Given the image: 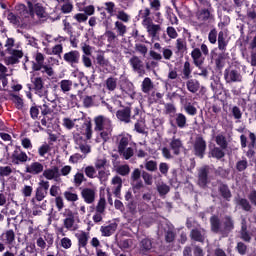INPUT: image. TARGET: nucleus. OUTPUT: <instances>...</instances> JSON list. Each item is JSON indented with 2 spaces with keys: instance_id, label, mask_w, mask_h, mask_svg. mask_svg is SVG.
I'll use <instances>...</instances> for the list:
<instances>
[{
  "instance_id": "1",
  "label": "nucleus",
  "mask_w": 256,
  "mask_h": 256,
  "mask_svg": "<svg viewBox=\"0 0 256 256\" xmlns=\"http://www.w3.org/2000/svg\"><path fill=\"white\" fill-rule=\"evenodd\" d=\"M94 123L95 131H100L96 138L97 143L109 141V139H111V133H113V124L111 123V119L100 115L94 119Z\"/></svg>"
},
{
  "instance_id": "2",
  "label": "nucleus",
  "mask_w": 256,
  "mask_h": 256,
  "mask_svg": "<svg viewBox=\"0 0 256 256\" xmlns=\"http://www.w3.org/2000/svg\"><path fill=\"white\" fill-rule=\"evenodd\" d=\"M83 135L86 136L87 140L91 139L93 135L91 123H84L83 131L81 132V134H74L75 149H78V151H81V153L87 155V153H91V146H89L87 140Z\"/></svg>"
},
{
  "instance_id": "3",
  "label": "nucleus",
  "mask_w": 256,
  "mask_h": 256,
  "mask_svg": "<svg viewBox=\"0 0 256 256\" xmlns=\"http://www.w3.org/2000/svg\"><path fill=\"white\" fill-rule=\"evenodd\" d=\"M140 18L142 19V25L146 28V31L152 39H155L159 33H161V25L154 24L153 18L151 17V10L145 8L140 10Z\"/></svg>"
},
{
  "instance_id": "4",
  "label": "nucleus",
  "mask_w": 256,
  "mask_h": 256,
  "mask_svg": "<svg viewBox=\"0 0 256 256\" xmlns=\"http://www.w3.org/2000/svg\"><path fill=\"white\" fill-rule=\"evenodd\" d=\"M6 51L10 55L5 58L6 65H16L19 63V59L23 57V50L18 44H15L13 38H7L5 43Z\"/></svg>"
},
{
  "instance_id": "5",
  "label": "nucleus",
  "mask_w": 256,
  "mask_h": 256,
  "mask_svg": "<svg viewBox=\"0 0 256 256\" xmlns=\"http://www.w3.org/2000/svg\"><path fill=\"white\" fill-rule=\"evenodd\" d=\"M18 9L19 11H23V15H25V17H31L32 19H35V17H37V19H47V12L43 5L39 3L33 4L28 2L29 12L25 9V5L23 4H20Z\"/></svg>"
},
{
  "instance_id": "6",
  "label": "nucleus",
  "mask_w": 256,
  "mask_h": 256,
  "mask_svg": "<svg viewBox=\"0 0 256 256\" xmlns=\"http://www.w3.org/2000/svg\"><path fill=\"white\" fill-rule=\"evenodd\" d=\"M210 225L213 233H222V235H227V233L233 229V220L226 217L223 224H221V220H219L217 216H212L210 218Z\"/></svg>"
},
{
  "instance_id": "7",
  "label": "nucleus",
  "mask_w": 256,
  "mask_h": 256,
  "mask_svg": "<svg viewBox=\"0 0 256 256\" xmlns=\"http://www.w3.org/2000/svg\"><path fill=\"white\" fill-rule=\"evenodd\" d=\"M34 59L36 62H32L33 71H42V73H46L48 77H53V68L51 66L44 65L45 56L42 53L38 52L35 54Z\"/></svg>"
},
{
  "instance_id": "8",
  "label": "nucleus",
  "mask_w": 256,
  "mask_h": 256,
  "mask_svg": "<svg viewBox=\"0 0 256 256\" xmlns=\"http://www.w3.org/2000/svg\"><path fill=\"white\" fill-rule=\"evenodd\" d=\"M47 191H49V181L40 180L39 187L36 189L37 201H43L47 197Z\"/></svg>"
},
{
  "instance_id": "9",
  "label": "nucleus",
  "mask_w": 256,
  "mask_h": 256,
  "mask_svg": "<svg viewBox=\"0 0 256 256\" xmlns=\"http://www.w3.org/2000/svg\"><path fill=\"white\" fill-rule=\"evenodd\" d=\"M224 77L227 83H241V80L243 79L239 71L231 69L225 71Z\"/></svg>"
},
{
  "instance_id": "10",
  "label": "nucleus",
  "mask_w": 256,
  "mask_h": 256,
  "mask_svg": "<svg viewBox=\"0 0 256 256\" xmlns=\"http://www.w3.org/2000/svg\"><path fill=\"white\" fill-rule=\"evenodd\" d=\"M207 149V143L202 137H197L194 142L195 155L198 157H203L205 150Z\"/></svg>"
},
{
  "instance_id": "11",
  "label": "nucleus",
  "mask_w": 256,
  "mask_h": 256,
  "mask_svg": "<svg viewBox=\"0 0 256 256\" xmlns=\"http://www.w3.org/2000/svg\"><path fill=\"white\" fill-rule=\"evenodd\" d=\"M42 177H45V179H48V181H57V179L61 177V172H59V168L57 166H54L44 170Z\"/></svg>"
},
{
  "instance_id": "12",
  "label": "nucleus",
  "mask_w": 256,
  "mask_h": 256,
  "mask_svg": "<svg viewBox=\"0 0 256 256\" xmlns=\"http://www.w3.org/2000/svg\"><path fill=\"white\" fill-rule=\"evenodd\" d=\"M81 58V54L77 50H72L64 54L63 59L69 65H77L79 63V59Z\"/></svg>"
},
{
  "instance_id": "13",
  "label": "nucleus",
  "mask_w": 256,
  "mask_h": 256,
  "mask_svg": "<svg viewBox=\"0 0 256 256\" xmlns=\"http://www.w3.org/2000/svg\"><path fill=\"white\" fill-rule=\"evenodd\" d=\"M117 119L119 121H122L123 123H131V108L126 107L123 109H120L116 113Z\"/></svg>"
},
{
  "instance_id": "14",
  "label": "nucleus",
  "mask_w": 256,
  "mask_h": 256,
  "mask_svg": "<svg viewBox=\"0 0 256 256\" xmlns=\"http://www.w3.org/2000/svg\"><path fill=\"white\" fill-rule=\"evenodd\" d=\"M118 144V151H123L127 149V145H129V141H131V136L129 134H120L116 137Z\"/></svg>"
},
{
  "instance_id": "15",
  "label": "nucleus",
  "mask_w": 256,
  "mask_h": 256,
  "mask_svg": "<svg viewBox=\"0 0 256 256\" xmlns=\"http://www.w3.org/2000/svg\"><path fill=\"white\" fill-rule=\"evenodd\" d=\"M191 57L194 61V65H196V67H198V69H201L203 62L205 61V58H203V54H201V50L199 48H195L191 52Z\"/></svg>"
},
{
  "instance_id": "16",
  "label": "nucleus",
  "mask_w": 256,
  "mask_h": 256,
  "mask_svg": "<svg viewBox=\"0 0 256 256\" xmlns=\"http://www.w3.org/2000/svg\"><path fill=\"white\" fill-rule=\"evenodd\" d=\"M34 89L39 97H47V90L43 87V80L41 78L34 79Z\"/></svg>"
},
{
  "instance_id": "17",
  "label": "nucleus",
  "mask_w": 256,
  "mask_h": 256,
  "mask_svg": "<svg viewBox=\"0 0 256 256\" xmlns=\"http://www.w3.org/2000/svg\"><path fill=\"white\" fill-rule=\"evenodd\" d=\"M112 191L116 197L121 195V188L123 187V180L119 176H115L112 181Z\"/></svg>"
},
{
  "instance_id": "18",
  "label": "nucleus",
  "mask_w": 256,
  "mask_h": 256,
  "mask_svg": "<svg viewBox=\"0 0 256 256\" xmlns=\"http://www.w3.org/2000/svg\"><path fill=\"white\" fill-rule=\"evenodd\" d=\"M129 63L133 69V71H136V73H143V61L139 59L137 56H132L129 60Z\"/></svg>"
},
{
  "instance_id": "19",
  "label": "nucleus",
  "mask_w": 256,
  "mask_h": 256,
  "mask_svg": "<svg viewBox=\"0 0 256 256\" xmlns=\"http://www.w3.org/2000/svg\"><path fill=\"white\" fill-rule=\"evenodd\" d=\"M190 237L194 241H199L200 243H203L205 241V229L203 228L193 229L191 231Z\"/></svg>"
},
{
  "instance_id": "20",
  "label": "nucleus",
  "mask_w": 256,
  "mask_h": 256,
  "mask_svg": "<svg viewBox=\"0 0 256 256\" xmlns=\"http://www.w3.org/2000/svg\"><path fill=\"white\" fill-rule=\"evenodd\" d=\"M26 173H31V175H39V173H43V164L33 162L26 167Z\"/></svg>"
},
{
  "instance_id": "21",
  "label": "nucleus",
  "mask_w": 256,
  "mask_h": 256,
  "mask_svg": "<svg viewBox=\"0 0 256 256\" xmlns=\"http://www.w3.org/2000/svg\"><path fill=\"white\" fill-rule=\"evenodd\" d=\"M29 157L27 156V154L25 152H14L12 154V163H14V165H19L20 163H25L27 162V159Z\"/></svg>"
},
{
  "instance_id": "22",
  "label": "nucleus",
  "mask_w": 256,
  "mask_h": 256,
  "mask_svg": "<svg viewBox=\"0 0 256 256\" xmlns=\"http://www.w3.org/2000/svg\"><path fill=\"white\" fill-rule=\"evenodd\" d=\"M4 245H11L15 241V232L13 230H7L0 236Z\"/></svg>"
},
{
  "instance_id": "23",
  "label": "nucleus",
  "mask_w": 256,
  "mask_h": 256,
  "mask_svg": "<svg viewBox=\"0 0 256 256\" xmlns=\"http://www.w3.org/2000/svg\"><path fill=\"white\" fill-rule=\"evenodd\" d=\"M100 231L103 235V237H111L115 231H117V223H111L107 226H102L100 228Z\"/></svg>"
},
{
  "instance_id": "24",
  "label": "nucleus",
  "mask_w": 256,
  "mask_h": 256,
  "mask_svg": "<svg viewBox=\"0 0 256 256\" xmlns=\"http://www.w3.org/2000/svg\"><path fill=\"white\" fill-rule=\"evenodd\" d=\"M82 197L85 201V203H88L89 205L95 201V190L90 188H85L82 191Z\"/></svg>"
},
{
  "instance_id": "25",
  "label": "nucleus",
  "mask_w": 256,
  "mask_h": 256,
  "mask_svg": "<svg viewBox=\"0 0 256 256\" xmlns=\"http://www.w3.org/2000/svg\"><path fill=\"white\" fill-rule=\"evenodd\" d=\"M170 147L175 155H179L181 149H183V143L180 139L173 137L170 142Z\"/></svg>"
},
{
  "instance_id": "26",
  "label": "nucleus",
  "mask_w": 256,
  "mask_h": 256,
  "mask_svg": "<svg viewBox=\"0 0 256 256\" xmlns=\"http://www.w3.org/2000/svg\"><path fill=\"white\" fill-rule=\"evenodd\" d=\"M25 15L27 14H23V10L20 12V16H16L13 13H9L8 20L10 21V23H13V25H19L21 21H23V19H27Z\"/></svg>"
},
{
  "instance_id": "27",
  "label": "nucleus",
  "mask_w": 256,
  "mask_h": 256,
  "mask_svg": "<svg viewBox=\"0 0 256 256\" xmlns=\"http://www.w3.org/2000/svg\"><path fill=\"white\" fill-rule=\"evenodd\" d=\"M114 17H116L118 21H122V23H129V21H131V16L121 9H118V11H116Z\"/></svg>"
},
{
  "instance_id": "28",
  "label": "nucleus",
  "mask_w": 256,
  "mask_h": 256,
  "mask_svg": "<svg viewBox=\"0 0 256 256\" xmlns=\"http://www.w3.org/2000/svg\"><path fill=\"white\" fill-rule=\"evenodd\" d=\"M78 239L79 247H86L89 241V233L87 232H80L76 234Z\"/></svg>"
},
{
  "instance_id": "29",
  "label": "nucleus",
  "mask_w": 256,
  "mask_h": 256,
  "mask_svg": "<svg viewBox=\"0 0 256 256\" xmlns=\"http://www.w3.org/2000/svg\"><path fill=\"white\" fill-rule=\"evenodd\" d=\"M186 86L188 91H190V93H197V91H199L201 87V85L199 84V81L195 79L188 80L186 83Z\"/></svg>"
},
{
  "instance_id": "30",
  "label": "nucleus",
  "mask_w": 256,
  "mask_h": 256,
  "mask_svg": "<svg viewBox=\"0 0 256 256\" xmlns=\"http://www.w3.org/2000/svg\"><path fill=\"white\" fill-rule=\"evenodd\" d=\"M209 168L203 167L199 170V185L205 187L207 185V173Z\"/></svg>"
},
{
  "instance_id": "31",
  "label": "nucleus",
  "mask_w": 256,
  "mask_h": 256,
  "mask_svg": "<svg viewBox=\"0 0 256 256\" xmlns=\"http://www.w3.org/2000/svg\"><path fill=\"white\" fill-rule=\"evenodd\" d=\"M81 121V119L71 120L69 118H64L63 125L66 127V129H73L74 127H79V125H81Z\"/></svg>"
},
{
  "instance_id": "32",
  "label": "nucleus",
  "mask_w": 256,
  "mask_h": 256,
  "mask_svg": "<svg viewBox=\"0 0 256 256\" xmlns=\"http://www.w3.org/2000/svg\"><path fill=\"white\" fill-rule=\"evenodd\" d=\"M114 29L118 33L120 37L125 36V33H127V26L123 24V22L117 20L114 24Z\"/></svg>"
},
{
  "instance_id": "33",
  "label": "nucleus",
  "mask_w": 256,
  "mask_h": 256,
  "mask_svg": "<svg viewBox=\"0 0 256 256\" xmlns=\"http://www.w3.org/2000/svg\"><path fill=\"white\" fill-rule=\"evenodd\" d=\"M64 227H66L68 231H77V225H75V218H73V216H70L64 219Z\"/></svg>"
},
{
  "instance_id": "34",
  "label": "nucleus",
  "mask_w": 256,
  "mask_h": 256,
  "mask_svg": "<svg viewBox=\"0 0 256 256\" xmlns=\"http://www.w3.org/2000/svg\"><path fill=\"white\" fill-rule=\"evenodd\" d=\"M227 35H225V32L220 31L218 34V49H220V51H225L226 47H227V41H225Z\"/></svg>"
},
{
  "instance_id": "35",
  "label": "nucleus",
  "mask_w": 256,
  "mask_h": 256,
  "mask_svg": "<svg viewBox=\"0 0 256 256\" xmlns=\"http://www.w3.org/2000/svg\"><path fill=\"white\" fill-rule=\"evenodd\" d=\"M196 17L198 21H209V18L211 17V12L207 9H203L197 12Z\"/></svg>"
},
{
  "instance_id": "36",
  "label": "nucleus",
  "mask_w": 256,
  "mask_h": 256,
  "mask_svg": "<svg viewBox=\"0 0 256 256\" xmlns=\"http://www.w3.org/2000/svg\"><path fill=\"white\" fill-rule=\"evenodd\" d=\"M105 6V10L107 11V13L111 16V17H115V14L117 13V11L119 9H117L115 7V3L113 2H106L104 3Z\"/></svg>"
},
{
  "instance_id": "37",
  "label": "nucleus",
  "mask_w": 256,
  "mask_h": 256,
  "mask_svg": "<svg viewBox=\"0 0 256 256\" xmlns=\"http://www.w3.org/2000/svg\"><path fill=\"white\" fill-rule=\"evenodd\" d=\"M96 63L100 65V67H109V60L105 58L103 53H98L96 56Z\"/></svg>"
},
{
  "instance_id": "38",
  "label": "nucleus",
  "mask_w": 256,
  "mask_h": 256,
  "mask_svg": "<svg viewBox=\"0 0 256 256\" xmlns=\"http://www.w3.org/2000/svg\"><path fill=\"white\" fill-rule=\"evenodd\" d=\"M176 125L180 127V129L185 128L187 125V117L184 114L178 113L176 114Z\"/></svg>"
},
{
  "instance_id": "39",
  "label": "nucleus",
  "mask_w": 256,
  "mask_h": 256,
  "mask_svg": "<svg viewBox=\"0 0 256 256\" xmlns=\"http://www.w3.org/2000/svg\"><path fill=\"white\" fill-rule=\"evenodd\" d=\"M153 89V81L150 78H145L142 82L143 93H149Z\"/></svg>"
},
{
  "instance_id": "40",
  "label": "nucleus",
  "mask_w": 256,
  "mask_h": 256,
  "mask_svg": "<svg viewBox=\"0 0 256 256\" xmlns=\"http://www.w3.org/2000/svg\"><path fill=\"white\" fill-rule=\"evenodd\" d=\"M71 87H73V82L71 80H62L60 82V88L63 93H69Z\"/></svg>"
},
{
  "instance_id": "41",
  "label": "nucleus",
  "mask_w": 256,
  "mask_h": 256,
  "mask_svg": "<svg viewBox=\"0 0 256 256\" xmlns=\"http://www.w3.org/2000/svg\"><path fill=\"white\" fill-rule=\"evenodd\" d=\"M64 197L66 201H70L71 203H75V201H79V196L77 193L71 192V191H65Z\"/></svg>"
},
{
  "instance_id": "42",
  "label": "nucleus",
  "mask_w": 256,
  "mask_h": 256,
  "mask_svg": "<svg viewBox=\"0 0 256 256\" xmlns=\"http://www.w3.org/2000/svg\"><path fill=\"white\" fill-rule=\"evenodd\" d=\"M106 87L108 91H115V89L117 88V79L108 78L106 80Z\"/></svg>"
},
{
  "instance_id": "43",
  "label": "nucleus",
  "mask_w": 256,
  "mask_h": 256,
  "mask_svg": "<svg viewBox=\"0 0 256 256\" xmlns=\"http://www.w3.org/2000/svg\"><path fill=\"white\" fill-rule=\"evenodd\" d=\"M237 205L242 206V209L244 211H250L251 210V204H249V201L247 199L239 198L236 200Z\"/></svg>"
},
{
  "instance_id": "44",
  "label": "nucleus",
  "mask_w": 256,
  "mask_h": 256,
  "mask_svg": "<svg viewBox=\"0 0 256 256\" xmlns=\"http://www.w3.org/2000/svg\"><path fill=\"white\" fill-rule=\"evenodd\" d=\"M182 73L183 79H189V77H191V64L189 62L184 63Z\"/></svg>"
},
{
  "instance_id": "45",
  "label": "nucleus",
  "mask_w": 256,
  "mask_h": 256,
  "mask_svg": "<svg viewBox=\"0 0 256 256\" xmlns=\"http://www.w3.org/2000/svg\"><path fill=\"white\" fill-rule=\"evenodd\" d=\"M169 190V186L165 183H160L157 185V191L160 195H167Z\"/></svg>"
},
{
  "instance_id": "46",
  "label": "nucleus",
  "mask_w": 256,
  "mask_h": 256,
  "mask_svg": "<svg viewBox=\"0 0 256 256\" xmlns=\"http://www.w3.org/2000/svg\"><path fill=\"white\" fill-rule=\"evenodd\" d=\"M211 157H215L216 159H222V157H225V152L221 150L220 148H214L210 152Z\"/></svg>"
},
{
  "instance_id": "47",
  "label": "nucleus",
  "mask_w": 256,
  "mask_h": 256,
  "mask_svg": "<svg viewBox=\"0 0 256 256\" xmlns=\"http://www.w3.org/2000/svg\"><path fill=\"white\" fill-rule=\"evenodd\" d=\"M13 173V169L10 166L0 167V177H9Z\"/></svg>"
},
{
  "instance_id": "48",
  "label": "nucleus",
  "mask_w": 256,
  "mask_h": 256,
  "mask_svg": "<svg viewBox=\"0 0 256 256\" xmlns=\"http://www.w3.org/2000/svg\"><path fill=\"white\" fill-rule=\"evenodd\" d=\"M106 200L105 198L101 197L99 199V202L96 206V211H98V213H105V205H106Z\"/></svg>"
},
{
  "instance_id": "49",
  "label": "nucleus",
  "mask_w": 256,
  "mask_h": 256,
  "mask_svg": "<svg viewBox=\"0 0 256 256\" xmlns=\"http://www.w3.org/2000/svg\"><path fill=\"white\" fill-rule=\"evenodd\" d=\"M109 175H111V172H109V170H100L98 172V179H100V181L105 182L109 179Z\"/></svg>"
},
{
  "instance_id": "50",
  "label": "nucleus",
  "mask_w": 256,
  "mask_h": 256,
  "mask_svg": "<svg viewBox=\"0 0 256 256\" xmlns=\"http://www.w3.org/2000/svg\"><path fill=\"white\" fill-rule=\"evenodd\" d=\"M50 195H51V197H60L61 187H59L57 185H52L50 187Z\"/></svg>"
},
{
  "instance_id": "51",
  "label": "nucleus",
  "mask_w": 256,
  "mask_h": 256,
  "mask_svg": "<svg viewBox=\"0 0 256 256\" xmlns=\"http://www.w3.org/2000/svg\"><path fill=\"white\" fill-rule=\"evenodd\" d=\"M121 155H123L124 159H131V156L133 155L134 151L133 148L128 147L124 148L122 151H119Z\"/></svg>"
},
{
  "instance_id": "52",
  "label": "nucleus",
  "mask_w": 256,
  "mask_h": 256,
  "mask_svg": "<svg viewBox=\"0 0 256 256\" xmlns=\"http://www.w3.org/2000/svg\"><path fill=\"white\" fill-rule=\"evenodd\" d=\"M60 245L63 249H71V246L73 245V243L69 238L64 237L60 240Z\"/></svg>"
},
{
  "instance_id": "53",
  "label": "nucleus",
  "mask_w": 256,
  "mask_h": 256,
  "mask_svg": "<svg viewBox=\"0 0 256 256\" xmlns=\"http://www.w3.org/2000/svg\"><path fill=\"white\" fill-rule=\"evenodd\" d=\"M116 171L119 173V175L125 176L129 175L130 169L128 165H121L117 167Z\"/></svg>"
},
{
  "instance_id": "54",
  "label": "nucleus",
  "mask_w": 256,
  "mask_h": 256,
  "mask_svg": "<svg viewBox=\"0 0 256 256\" xmlns=\"http://www.w3.org/2000/svg\"><path fill=\"white\" fill-rule=\"evenodd\" d=\"M145 169L147 171H155L157 169V162L153 160H149L145 163Z\"/></svg>"
},
{
  "instance_id": "55",
  "label": "nucleus",
  "mask_w": 256,
  "mask_h": 256,
  "mask_svg": "<svg viewBox=\"0 0 256 256\" xmlns=\"http://www.w3.org/2000/svg\"><path fill=\"white\" fill-rule=\"evenodd\" d=\"M120 247H121V249H130V247H133V240H131V239L121 240Z\"/></svg>"
},
{
  "instance_id": "56",
  "label": "nucleus",
  "mask_w": 256,
  "mask_h": 256,
  "mask_svg": "<svg viewBox=\"0 0 256 256\" xmlns=\"http://www.w3.org/2000/svg\"><path fill=\"white\" fill-rule=\"evenodd\" d=\"M61 11H62L64 14L71 13V11H73V4H71V2H65V3L61 6Z\"/></svg>"
},
{
  "instance_id": "57",
  "label": "nucleus",
  "mask_w": 256,
  "mask_h": 256,
  "mask_svg": "<svg viewBox=\"0 0 256 256\" xmlns=\"http://www.w3.org/2000/svg\"><path fill=\"white\" fill-rule=\"evenodd\" d=\"M7 83H9L7 80V73H0V90L5 89L7 87Z\"/></svg>"
},
{
  "instance_id": "58",
  "label": "nucleus",
  "mask_w": 256,
  "mask_h": 256,
  "mask_svg": "<svg viewBox=\"0 0 256 256\" xmlns=\"http://www.w3.org/2000/svg\"><path fill=\"white\" fill-rule=\"evenodd\" d=\"M142 179H144L146 185H153V176L148 172L142 173Z\"/></svg>"
},
{
  "instance_id": "59",
  "label": "nucleus",
  "mask_w": 256,
  "mask_h": 256,
  "mask_svg": "<svg viewBox=\"0 0 256 256\" xmlns=\"http://www.w3.org/2000/svg\"><path fill=\"white\" fill-rule=\"evenodd\" d=\"M221 195L224 197V199H230L231 197V191H229V188L225 185H222L220 187Z\"/></svg>"
},
{
  "instance_id": "60",
  "label": "nucleus",
  "mask_w": 256,
  "mask_h": 256,
  "mask_svg": "<svg viewBox=\"0 0 256 256\" xmlns=\"http://www.w3.org/2000/svg\"><path fill=\"white\" fill-rule=\"evenodd\" d=\"M97 171H95V168L93 166H87L85 168V175L89 177L90 179H93L95 177Z\"/></svg>"
},
{
  "instance_id": "61",
  "label": "nucleus",
  "mask_w": 256,
  "mask_h": 256,
  "mask_svg": "<svg viewBox=\"0 0 256 256\" xmlns=\"http://www.w3.org/2000/svg\"><path fill=\"white\" fill-rule=\"evenodd\" d=\"M208 39L212 45H215L217 43V30L215 29L211 30L209 32Z\"/></svg>"
},
{
  "instance_id": "62",
  "label": "nucleus",
  "mask_w": 256,
  "mask_h": 256,
  "mask_svg": "<svg viewBox=\"0 0 256 256\" xmlns=\"http://www.w3.org/2000/svg\"><path fill=\"white\" fill-rule=\"evenodd\" d=\"M22 195H24V197H31L32 193H33V187L29 186V185H25L22 190Z\"/></svg>"
},
{
  "instance_id": "63",
  "label": "nucleus",
  "mask_w": 256,
  "mask_h": 256,
  "mask_svg": "<svg viewBox=\"0 0 256 256\" xmlns=\"http://www.w3.org/2000/svg\"><path fill=\"white\" fill-rule=\"evenodd\" d=\"M186 113H188V115H197V108H195V106L191 105V104H187L185 107H184Z\"/></svg>"
},
{
  "instance_id": "64",
  "label": "nucleus",
  "mask_w": 256,
  "mask_h": 256,
  "mask_svg": "<svg viewBox=\"0 0 256 256\" xmlns=\"http://www.w3.org/2000/svg\"><path fill=\"white\" fill-rule=\"evenodd\" d=\"M84 180H85V175H83V173H77L74 176V183L77 186L81 185V183H83Z\"/></svg>"
}]
</instances>
